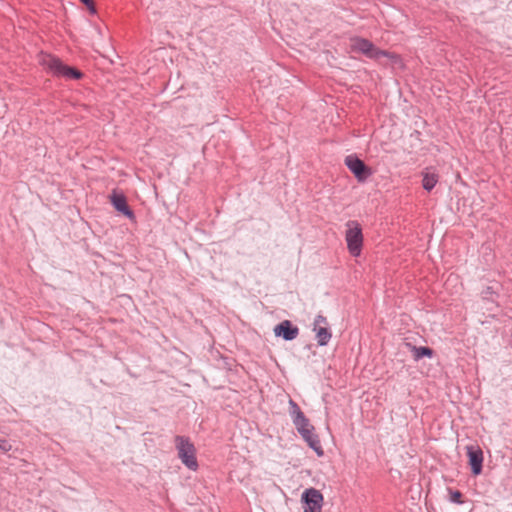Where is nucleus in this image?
I'll list each match as a JSON object with an SVG mask.
<instances>
[{
    "instance_id": "6e6552de",
    "label": "nucleus",
    "mask_w": 512,
    "mask_h": 512,
    "mask_svg": "<svg viewBox=\"0 0 512 512\" xmlns=\"http://www.w3.org/2000/svg\"><path fill=\"white\" fill-rule=\"evenodd\" d=\"M109 198L117 212L127 217L130 221H135L134 212L128 205L127 198L123 193L114 190Z\"/></svg>"
},
{
    "instance_id": "a211bd4d",
    "label": "nucleus",
    "mask_w": 512,
    "mask_h": 512,
    "mask_svg": "<svg viewBox=\"0 0 512 512\" xmlns=\"http://www.w3.org/2000/svg\"><path fill=\"white\" fill-rule=\"evenodd\" d=\"M347 224L354 225V224H357V222H355V221H349Z\"/></svg>"
},
{
    "instance_id": "f3484780",
    "label": "nucleus",
    "mask_w": 512,
    "mask_h": 512,
    "mask_svg": "<svg viewBox=\"0 0 512 512\" xmlns=\"http://www.w3.org/2000/svg\"><path fill=\"white\" fill-rule=\"evenodd\" d=\"M0 449L4 452L11 450V444L6 440H0Z\"/></svg>"
},
{
    "instance_id": "0eeeda50",
    "label": "nucleus",
    "mask_w": 512,
    "mask_h": 512,
    "mask_svg": "<svg viewBox=\"0 0 512 512\" xmlns=\"http://www.w3.org/2000/svg\"><path fill=\"white\" fill-rule=\"evenodd\" d=\"M347 247L351 255L359 256L363 244V234L359 226H351L346 231Z\"/></svg>"
},
{
    "instance_id": "ddd939ff",
    "label": "nucleus",
    "mask_w": 512,
    "mask_h": 512,
    "mask_svg": "<svg viewBox=\"0 0 512 512\" xmlns=\"http://www.w3.org/2000/svg\"><path fill=\"white\" fill-rule=\"evenodd\" d=\"M411 348L413 351V357L416 361L421 359L424 356L432 357V355H433V350L429 347L412 346Z\"/></svg>"
},
{
    "instance_id": "20e7f679",
    "label": "nucleus",
    "mask_w": 512,
    "mask_h": 512,
    "mask_svg": "<svg viewBox=\"0 0 512 512\" xmlns=\"http://www.w3.org/2000/svg\"><path fill=\"white\" fill-rule=\"evenodd\" d=\"M351 48L371 59H379L381 56L393 57L389 52L380 50L368 39L356 37L352 39Z\"/></svg>"
},
{
    "instance_id": "2eb2a0df",
    "label": "nucleus",
    "mask_w": 512,
    "mask_h": 512,
    "mask_svg": "<svg viewBox=\"0 0 512 512\" xmlns=\"http://www.w3.org/2000/svg\"><path fill=\"white\" fill-rule=\"evenodd\" d=\"M80 1L88 8V10L92 14L96 13V8H95V4H94L93 0H80Z\"/></svg>"
},
{
    "instance_id": "4468645a",
    "label": "nucleus",
    "mask_w": 512,
    "mask_h": 512,
    "mask_svg": "<svg viewBox=\"0 0 512 512\" xmlns=\"http://www.w3.org/2000/svg\"><path fill=\"white\" fill-rule=\"evenodd\" d=\"M328 325V322H327V319L326 317L322 316V315H318L315 320H314V323H313V327H327Z\"/></svg>"
},
{
    "instance_id": "423d86ee",
    "label": "nucleus",
    "mask_w": 512,
    "mask_h": 512,
    "mask_svg": "<svg viewBox=\"0 0 512 512\" xmlns=\"http://www.w3.org/2000/svg\"><path fill=\"white\" fill-rule=\"evenodd\" d=\"M302 501L305 503L304 512H321L323 495L319 490L315 488L306 489L302 493Z\"/></svg>"
},
{
    "instance_id": "dca6fc26",
    "label": "nucleus",
    "mask_w": 512,
    "mask_h": 512,
    "mask_svg": "<svg viewBox=\"0 0 512 512\" xmlns=\"http://www.w3.org/2000/svg\"><path fill=\"white\" fill-rule=\"evenodd\" d=\"M461 497H462V494L459 491H454L451 493V501L454 503H458V504L461 503Z\"/></svg>"
},
{
    "instance_id": "f8f14e48",
    "label": "nucleus",
    "mask_w": 512,
    "mask_h": 512,
    "mask_svg": "<svg viewBox=\"0 0 512 512\" xmlns=\"http://www.w3.org/2000/svg\"><path fill=\"white\" fill-rule=\"evenodd\" d=\"M438 182V175L435 173H425L423 175L422 186L425 190L431 191Z\"/></svg>"
},
{
    "instance_id": "39448f33",
    "label": "nucleus",
    "mask_w": 512,
    "mask_h": 512,
    "mask_svg": "<svg viewBox=\"0 0 512 512\" xmlns=\"http://www.w3.org/2000/svg\"><path fill=\"white\" fill-rule=\"evenodd\" d=\"M344 163L359 182L366 181L372 175V169L355 154L346 156Z\"/></svg>"
},
{
    "instance_id": "9b49d317",
    "label": "nucleus",
    "mask_w": 512,
    "mask_h": 512,
    "mask_svg": "<svg viewBox=\"0 0 512 512\" xmlns=\"http://www.w3.org/2000/svg\"><path fill=\"white\" fill-rule=\"evenodd\" d=\"M313 331L316 333V340L319 346L328 344L332 335L327 327H313Z\"/></svg>"
},
{
    "instance_id": "f257e3e1",
    "label": "nucleus",
    "mask_w": 512,
    "mask_h": 512,
    "mask_svg": "<svg viewBox=\"0 0 512 512\" xmlns=\"http://www.w3.org/2000/svg\"><path fill=\"white\" fill-rule=\"evenodd\" d=\"M291 416L293 423L296 426L298 432L301 434L303 439L308 445L317 453L318 456L323 455V449L318 439V436L313 433L314 427L309 423V420L305 417L299 406L290 400Z\"/></svg>"
},
{
    "instance_id": "9d476101",
    "label": "nucleus",
    "mask_w": 512,
    "mask_h": 512,
    "mask_svg": "<svg viewBox=\"0 0 512 512\" xmlns=\"http://www.w3.org/2000/svg\"><path fill=\"white\" fill-rule=\"evenodd\" d=\"M274 333L286 341H291L298 336L299 329L293 326L289 320H284L274 327Z\"/></svg>"
},
{
    "instance_id": "7ed1b4c3",
    "label": "nucleus",
    "mask_w": 512,
    "mask_h": 512,
    "mask_svg": "<svg viewBox=\"0 0 512 512\" xmlns=\"http://www.w3.org/2000/svg\"><path fill=\"white\" fill-rule=\"evenodd\" d=\"M176 449L181 462L190 470H197L196 449L193 443L184 436L175 437Z\"/></svg>"
},
{
    "instance_id": "f03ea898",
    "label": "nucleus",
    "mask_w": 512,
    "mask_h": 512,
    "mask_svg": "<svg viewBox=\"0 0 512 512\" xmlns=\"http://www.w3.org/2000/svg\"><path fill=\"white\" fill-rule=\"evenodd\" d=\"M39 62L54 76L75 80L83 77V73L80 70L64 64L58 57L51 54L41 53L39 56Z\"/></svg>"
},
{
    "instance_id": "1a4fd4ad",
    "label": "nucleus",
    "mask_w": 512,
    "mask_h": 512,
    "mask_svg": "<svg viewBox=\"0 0 512 512\" xmlns=\"http://www.w3.org/2000/svg\"><path fill=\"white\" fill-rule=\"evenodd\" d=\"M467 456L471 466L472 473L479 475L482 472L483 452L479 447L467 446Z\"/></svg>"
}]
</instances>
